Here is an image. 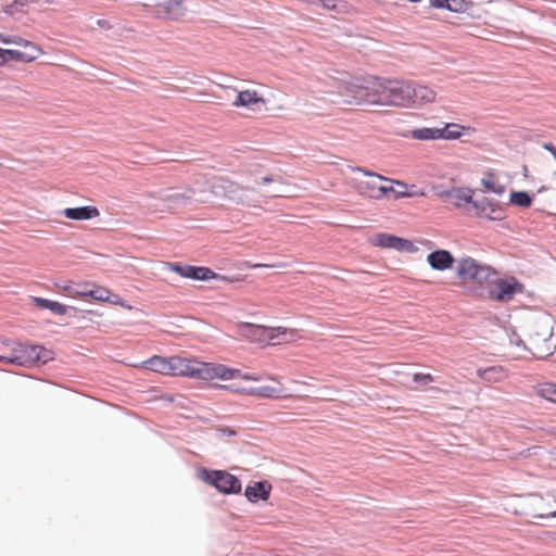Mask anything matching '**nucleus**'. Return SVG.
Listing matches in <instances>:
<instances>
[{"label": "nucleus", "mask_w": 556, "mask_h": 556, "mask_svg": "<svg viewBox=\"0 0 556 556\" xmlns=\"http://www.w3.org/2000/svg\"><path fill=\"white\" fill-rule=\"evenodd\" d=\"M472 8V2L469 0H450L448 10L453 13H465Z\"/></svg>", "instance_id": "obj_34"}, {"label": "nucleus", "mask_w": 556, "mask_h": 556, "mask_svg": "<svg viewBox=\"0 0 556 556\" xmlns=\"http://www.w3.org/2000/svg\"><path fill=\"white\" fill-rule=\"evenodd\" d=\"M410 81L386 80L375 76L354 77L346 86L349 104H382L409 106Z\"/></svg>", "instance_id": "obj_1"}, {"label": "nucleus", "mask_w": 556, "mask_h": 556, "mask_svg": "<svg viewBox=\"0 0 556 556\" xmlns=\"http://www.w3.org/2000/svg\"><path fill=\"white\" fill-rule=\"evenodd\" d=\"M110 293L109 289L91 283L88 296L100 302H108L110 301Z\"/></svg>", "instance_id": "obj_33"}, {"label": "nucleus", "mask_w": 556, "mask_h": 556, "mask_svg": "<svg viewBox=\"0 0 556 556\" xmlns=\"http://www.w3.org/2000/svg\"><path fill=\"white\" fill-rule=\"evenodd\" d=\"M496 274V270L492 266L481 264L478 262L477 273L472 281L483 283L484 281H488L492 276H495Z\"/></svg>", "instance_id": "obj_27"}, {"label": "nucleus", "mask_w": 556, "mask_h": 556, "mask_svg": "<svg viewBox=\"0 0 556 556\" xmlns=\"http://www.w3.org/2000/svg\"><path fill=\"white\" fill-rule=\"evenodd\" d=\"M220 431L228 437H233L237 434V431L231 428H223Z\"/></svg>", "instance_id": "obj_52"}, {"label": "nucleus", "mask_w": 556, "mask_h": 556, "mask_svg": "<svg viewBox=\"0 0 556 556\" xmlns=\"http://www.w3.org/2000/svg\"><path fill=\"white\" fill-rule=\"evenodd\" d=\"M195 366H197V371H195L197 379H202V380L215 379V374H213V372H216V370H215L216 364L199 362L195 364Z\"/></svg>", "instance_id": "obj_25"}, {"label": "nucleus", "mask_w": 556, "mask_h": 556, "mask_svg": "<svg viewBox=\"0 0 556 556\" xmlns=\"http://www.w3.org/2000/svg\"><path fill=\"white\" fill-rule=\"evenodd\" d=\"M91 282L83 281L75 283L74 295L88 296L90 291Z\"/></svg>", "instance_id": "obj_40"}, {"label": "nucleus", "mask_w": 556, "mask_h": 556, "mask_svg": "<svg viewBox=\"0 0 556 556\" xmlns=\"http://www.w3.org/2000/svg\"><path fill=\"white\" fill-rule=\"evenodd\" d=\"M372 199L393 198L394 199V184L384 182L378 188V193H370Z\"/></svg>", "instance_id": "obj_35"}, {"label": "nucleus", "mask_w": 556, "mask_h": 556, "mask_svg": "<svg viewBox=\"0 0 556 556\" xmlns=\"http://www.w3.org/2000/svg\"><path fill=\"white\" fill-rule=\"evenodd\" d=\"M97 24H98L100 27H102V28L110 27V26H109V21H106V20H98V21H97Z\"/></svg>", "instance_id": "obj_54"}, {"label": "nucleus", "mask_w": 556, "mask_h": 556, "mask_svg": "<svg viewBox=\"0 0 556 556\" xmlns=\"http://www.w3.org/2000/svg\"><path fill=\"white\" fill-rule=\"evenodd\" d=\"M186 0H159L155 4V14L159 17L178 20L186 13Z\"/></svg>", "instance_id": "obj_6"}, {"label": "nucleus", "mask_w": 556, "mask_h": 556, "mask_svg": "<svg viewBox=\"0 0 556 556\" xmlns=\"http://www.w3.org/2000/svg\"><path fill=\"white\" fill-rule=\"evenodd\" d=\"M542 148L552 153L556 161V147L552 142H543Z\"/></svg>", "instance_id": "obj_48"}, {"label": "nucleus", "mask_w": 556, "mask_h": 556, "mask_svg": "<svg viewBox=\"0 0 556 556\" xmlns=\"http://www.w3.org/2000/svg\"><path fill=\"white\" fill-rule=\"evenodd\" d=\"M478 262L472 257H463L458 261L456 268L457 277L462 281H472L477 273Z\"/></svg>", "instance_id": "obj_16"}, {"label": "nucleus", "mask_w": 556, "mask_h": 556, "mask_svg": "<svg viewBox=\"0 0 556 556\" xmlns=\"http://www.w3.org/2000/svg\"><path fill=\"white\" fill-rule=\"evenodd\" d=\"M427 262L433 270L444 271L453 267L455 258L448 250L438 249L427 255Z\"/></svg>", "instance_id": "obj_8"}, {"label": "nucleus", "mask_w": 556, "mask_h": 556, "mask_svg": "<svg viewBox=\"0 0 556 556\" xmlns=\"http://www.w3.org/2000/svg\"><path fill=\"white\" fill-rule=\"evenodd\" d=\"M271 491V484L266 480L256 481L253 484L247 485L244 496L251 503L258 501H267Z\"/></svg>", "instance_id": "obj_10"}, {"label": "nucleus", "mask_w": 556, "mask_h": 556, "mask_svg": "<svg viewBox=\"0 0 556 556\" xmlns=\"http://www.w3.org/2000/svg\"><path fill=\"white\" fill-rule=\"evenodd\" d=\"M412 138L416 140H443V127L442 128H430V127H422V128H416L412 130Z\"/></svg>", "instance_id": "obj_19"}, {"label": "nucleus", "mask_w": 556, "mask_h": 556, "mask_svg": "<svg viewBox=\"0 0 556 556\" xmlns=\"http://www.w3.org/2000/svg\"><path fill=\"white\" fill-rule=\"evenodd\" d=\"M261 101H263V99L257 96L256 91L243 90L237 94L233 105L250 106L251 104H255Z\"/></svg>", "instance_id": "obj_22"}, {"label": "nucleus", "mask_w": 556, "mask_h": 556, "mask_svg": "<svg viewBox=\"0 0 556 556\" xmlns=\"http://www.w3.org/2000/svg\"><path fill=\"white\" fill-rule=\"evenodd\" d=\"M429 3L433 9L448 10L450 0H429Z\"/></svg>", "instance_id": "obj_45"}, {"label": "nucleus", "mask_w": 556, "mask_h": 556, "mask_svg": "<svg viewBox=\"0 0 556 556\" xmlns=\"http://www.w3.org/2000/svg\"><path fill=\"white\" fill-rule=\"evenodd\" d=\"M28 1H29V0H15V1L13 2V5H14L15 8L24 7V5H26V4L28 3Z\"/></svg>", "instance_id": "obj_53"}, {"label": "nucleus", "mask_w": 556, "mask_h": 556, "mask_svg": "<svg viewBox=\"0 0 556 556\" xmlns=\"http://www.w3.org/2000/svg\"><path fill=\"white\" fill-rule=\"evenodd\" d=\"M216 372L215 378L222 379V380H229V379H236L241 375L240 369L236 368H229L223 364H216Z\"/></svg>", "instance_id": "obj_29"}, {"label": "nucleus", "mask_w": 556, "mask_h": 556, "mask_svg": "<svg viewBox=\"0 0 556 556\" xmlns=\"http://www.w3.org/2000/svg\"><path fill=\"white\" fill-rule=\"evenodd\" d=\"M408 2H412V3H418L420 2L421 0H407Z\"/></svg>", "instance_id": "obj_59"}, {"label": "nucleus", "mask_w": 556, "mask_h": 556, "mask_svg": "<svg viewBox=\"0 0 556 556\" xmlns=\"http://www.w3.org/2000/svg\"><path fill=\"white\" fill-rule=\"evenodd\" d=\"M33 302L37 307L49 309L55 315H65L67 312H77V307L75 306H67L58 301H52L40 296H34Z\"/></svg>", "instance_id": "obj_15"}, {"label": "nucleus", "mask_w": 556, "mask_h": 556, "mask_svg": "<svg viewBox=\"0 0 556 556\" xmlns=\"http://www.w3.org/2000/svg\"><path fill=\"white\" fill-rule=\"evenodd\" d=\"M214 192L216 194H220L219 191L216 189L220 188L223 190V195L228 198L231 201H235L239 204H245L248 203L247 198V191H249L248 188H242L233 182L230 181H224L219 180V182H215L213 185Z\"/></svg>", "instance_id": "obj_7"}, {"label": "nucleus", "mask_w": 556, "mask_h": 556, "mask_svg": "<svg viewBox=\"0 0 556 556\" xmlns=\"http://www.w3.org/2000/svg\"><path fill=\"white\" fill-rule=\"evenodd\" d=\"M162 199L175 205L185 204L190 200L189 197L176 191L166 192Z\"/></svg>", "instance_id": "obj_36"}, {"label": "nucleus", "mask_w": 556, "mask_h": 556, "mask_svg": "<svg viewBox=\"0 0 556 556\" xmlns=\"http://www.w3.org/2000/svg\"><path fill=\"white\" fill-rule=\"evenodd\" d=\"M215 387H217L219 389H224V390L236 391V392L242 391V392H247L250 395H256V396L266 397V399L275 397L276 393H277V390L269 386H262V387L249 388V389H245V388H236L235 389L231 386H226V384H215Z\"/></svg>", "instance_id": "obj_18"}, {"label": "nucleus", "mask_w": 556, "mask_h": 556, "mask_svg": "<svg viewBox=\"0 0 556 556\" xmlns=\"http://www.w3.org/2000/svg\"><path fill=\"white\" fill-rule=\"evenodd\" d=\"M165 400L169 401V402H173L174 401V397L172 395H167L165 396Z\"/></svg>", "instance_id": "obj_58"}, {"label": "nucleus", "mask_w": 556, "mask_h": 556, "mask_svg": "<svg viewBox=\"0 0 556 556\" xmlns=\"http://www.w3.org/2000/svg\"><path fill=\"white\" fill-rule=\"evenodd\" d=\"M523 285L515 277L509 279L498 278L495 286L489 290L490 298L498 302H508L513 300L516 293L521 292Z\"/></svg>", "instance_id": "obj_4"}, {"label": "nucleus", "mask_w": 556, "mask_h": 556, "mask_svg": "<svg viewBox=\"0 0 556 556\" xmlns=\"http://www.w3.org/2000/svg\"><path fill=\"white\" fill-rule=\"evenodd\" d=\"M533 202V197L528 191H511L509 194V204L519 207H529Z\"/></svg>", "instance_id": "obj_24"}, {"label": "nucleus", "mask_w": 556, "mask_h": 556, "mask_svg": "<svg viewBox=\"0 0 556 556\" xmlns=\"http://www.w3.org/2000/svg\"><path fill=\"white\" fill-rule=\"evenodd\" d=\"M62 214L73 220H89L99 216V210L92 205H84L76 207H66Z\"/></svg>", "instance_id": "obj_13"}, {"label": "nucleus", "mask_w": 556, "mask_h": 556, "mask_svg": "<svg viewBox=\"0 0 556 556\" xmlns=\"http://www.w3.org/2000/svg\"><path fill=\"white\" fill-rule=\"evenodd\" d=\"M34 344L14 343L8 363L20 366L33 364Z\"/></svg>", "instance_id": "obj_9"}, {"label": "nucleus", "mask_w": 556, "mask_h": 556, "mask_svg": "<svg viewBox=\"0 0 556 556\" xmlns=\"http://www.w3.org/2000/svg\"><path fill=\"white\" fill-rule=\"evenodd\" d=\"M59 288L67 291L70 294H74L75 283L74 282H64V285H56Z\"/></svg>", "instance_id": "obj_49"}, {"label": "nucleus", "mask_w": 556, "mask_h": 556, "mask_svg": "<svg viewBox=\"0 0 556 556\" xmlns=\"http://www.w3.org/2000/svg\"><path fill=\"white\" fill-rule=\"evenodd\" d=\"M384 182L394 184L396 186V188L394 187V200L410 195V193L407 192V184L391 178H387Z\"/></svg>", "instance_id": "obj_38"}, {"label": "nucleus", "mask_w": 556, "mask_h": 556, "mask_svg": "<svg viewBox=\"0 0 556 556\" xmlns=\"http://www.w3.org/2000/svg\"><path fill=\"white\" fill-rule=\"evenodd\" d=\"M319 3L323 8L327 10L334 11L337 9V0H316L312 1V3Z\"/></svg>", "instance_id": "obj_46"}, {"label": "nucleus", "mask_w": 556, "mask_h": 556, "mask_svg": "<svg viewBox=\"0 0 556 556\" xmlns=\"http://www.w3.org/2000/svg\"><path fill=\"white\" fill-rule=\"evenodd\" d=\"M538 393L543 399L556 403V383L544 382V383L540 384Z\"/></svg>", "instance_id": "obj_32"}, {"label": "nucleus", "mask_w": 556, "mask_h": 556, "mask_svg": "<svg viewBox=\"0 0 556 556\" xmlns=\"http://www.w3.org/2000/svg\"><path fill=\"white\" fill-rule=\"evenodd\" d=\"M496 370V367H489L485 369H479L478 375L481 379L491 381L493 379L492 374Z\"/></svg>", "instance_id": "obj_44"}, {"label": "nucleus", "mask_w": 556, "mask_h": 556, "mask_svg": "<svg viewBox=\"0 0 556 556\" xmlns=\"http://www.w3.org/2000/svg\"><path fill=\"white\" fill-rule=\"evenodd\" d=\"M11 61L29 63L31 62V56L23 54L21 50L0 48V65H3Z\"/></svg>", "instance_id": "obj_20"}, {"label": "nucleus", "mask_w": 556, "mask_h": 556, "mask_svg": "<svg viewBox=\"0 0 556 556\" xmlns=\"http://www.w3.org/2000/svg\"><path fill=\"white\" fill-rule=\"evenodd\" d=\"M71 317L74 318H80V314H83V311L77 308V312H68Z\"/></svg>", "instance_id": "obj_55"}, {"label": "nucleus", "mask_w": 556, "mask_h": 556, "mask_svg": "<svg viewBox=\"0 0 556 556\" xmlns=\"http://www.w3.org/2000/svg\"><path fill=\"white\" fill-rule=\"evenodd\" d=\"M555 504H556V500H555ZM532 517L536 518V519L556 518V509L548 511V513H544V514H534Z\"/></svg>", "instance_id": "obj_47"}, {"label": "nucleus", "mask_w": 556, "mask_h": 556, "mask_svg": "<svg viewBox=\"0 0 556 556\" xmlns=\"http://www.w3.org/2000/svg\"><path fill=\"white\" fill-rule=\"evenodd\" d=\"M434 379L431 374L416 372L413 376V381L418 386H427Z\"/></svg>", "instance_id": "obj_41"}, {"label": "nucleus", "mask_w": 556, "mask_h": 556, "mask_svg": "<svg viewBox=\"0 0 556 556\" xmlns=\"http://www.w3.org/2000/svg\"><path fill=\"white\" fill-rule=\"evenodd\" d=\"M253 332L255 334H260L266 338L269 341H273L275 339H278L279 334H281V328H266L263 326H254ZM282 334H285V331H282Z\"/></svg>", "instance_id": "obj_31"}, {"label": "nucleus", "mask_w": 556, "mask_h": 556, "mask_svg": "<svg viewBox=\"0 0 556 556\" xmlns=\"http://www.w3.org/2000/svg\"><path fill=\"white\" fill-rule=\"evenodd\" d=\"M444 194L450 203L456 207H462L464 204H470V202H472L475 190L466 187L451 188L446 190Z\"/></svg>", "instance_id": "obj_12"}, {"label": "nucleus", "mask_w": 556, "mask_h": 556, "mask_svg": "<svg viewBox=\"0 0 556 556\" xmlns=\"http://www.w3.org/2000/svg\"><path fill=\"white\" fill-rule=\"evenodd\" d=\"M494 200L490 198H482L480 200H473L470 202L472 210L475 211V215L478 217L486 216L488 207L491 206Z\"/></svg>", "instance_id": "obj_30"}, {"label": "nucleus", "mask_w": 556, "mask_h": 556, "mask_svg": "<svg viewBox=\"0 0 556 556\" xmlns=\"http://www.w3.org/2000/svg\"><path fill=\"white\" fill-rule=\"evenodd\" d=\"M466 129L456 123H448L443 127V140H456L462 137V130Z\"/></svg>", "instance_id": "obj_28"}, {"label": "nucleus", "mask_w": 556, "mask_h": 556, "mask_svg": "<svg viewBox=\"0 0 556 556\" xmlns=\"http://www.w3.org/2000/svg\"><path fill=\"white\" fill-rule=\"evenodd\" d=\"M22 48H24L23 54L31 56V61H35L41 53L42 50L34 42L24 40Z\"/></svg>", "instance_id": "obj_37"}, {"label": "nucleus", "mask_w": 556, "mask_h": 556, "mask_svg": "<svg viewBox=\"0 0 556 556\" xmlns=\"http://www.w3.org/2000/svg\"><path fill=\"white\" fill-rule=\"evenodd\" d=\"M434 98L435 93L432 89L412 83L409 106L430 103L434 101Z\"/></svg>", "instance_id": "obj_14"}, {"label": "nucleus", "mask_w": 556, "mask_h": 556, "mask_svg": "<svg viewBox=\"0 0 556 556\" xmlns=\"http://www.w3.org/2000/svg\"><path fill=\"white\" fill-rule=\"evenodd\" d=\"M381 185H382V181L375 179V180H370V181H366V182H361L359 189L361 190L367 189V190L371 191L370 193H378V188Z\"/></svg>", "instance_id": "obj_43"}, {"label": "nucleus", "mask_w": 556, "mask_h": 556, "mask_svg": "<svg viewBox=\"0 0 556 556\" xmlns=\"http://www.w3.org/2000/svg\"><path fill=\"white\" fill-rule=\"evenodd\" d=\"M33 364H47L53 359V352L42 345L34 344Z\"/></svg>", "instance_id": "obj_26"}, {"label": "nucleus", "mask_w": 556, "mask_h": 556, "mask_svg": "<svg viewBox=\"0 0 556 556\" xmlns=\"http://www.w3.org/2000/svg\"><path fill=\"white\" fill-rule=\"evenodd\" d=\"M166 266L170 271L179 275L180 277L195 281H207L219 277L218 274L205 266H195L182 262L167 263Z\"/></svg>", "instance_id": "obj_3"}, {"label": "nucleus", "mask_w": 556, "mask_h": 556, "mask_svg": "<svg viewBox=\"0 0 556 556\" xmlns=\"http://www.w3.org/2000/svg\"><path fill=\"white\" fill-rule=\"evenodd\" d=\"M277 180V177L274 175L264 176L258 184H270Z\"/></svg>", "instance_id": "obj_51"}, {"label": "nucleus", "mask_w": 556, "mask_h": 556, "mask_svg": "<svg viewBox=\"0 0 556 556\" xmlns=\"http://www.w3.org/2000/svg\"><path fill=\"white\" fill-rule=\"evenodd\" d=\"M197 363H199V361L172 356V376L195 378Z\"/></svg>", "instance_id": "obj_11"}, {"label": "nucleus", "mask_w": 556, "mask_h": 556, "mask_svg": "<svg viewBox=\"0 0 556 556\" xmlns=\"http://www.w3.org/2000/svg\"><path fill=\"white\" fill-rule=\"evenodd\" d=\"M260 267H267V265L264 264H254L253 268H260Z\"/></svg>", "instance_id": "obj_57"}, {"label": "nucleus", "mask_w": 556, "mask_h": 556, "mask_svg": "<svg viewBox=\"0 0 556 556\" xmlns=\"http://www.w3.org/2000/svg\"><path fill=\"white\" fill-rule=\"evenodd\" d=\"M24 38L15 35L0 33V42L3 45H15L22 47Z\"/></svg>", "instance_id": "obj_39"}, {"label": "nucleus", "mask_w": 556, "mask_h": 556, "mask_svg": "<svg viewBox=\"0 0 556 556\" xmlns=\"http://www.w3.org/2000/svg\"><path fill=\"white\" fill-rule=\"evenodd\" d=\"M555 352H556V345H555Z\"/></svg>", "instance_id": "obj_60"}, {"label": "nucleus", "mask_w": 556, "mask_h": 556, "mask_svg": "<svg viewBox=\"0 0 556 556\" xmlns=\"http://www.w3.org/2000/svg\"><path fill=\"white\" fill-rule=\"evenodd\" d=\"M8 358H10V354L9 355H0V362L8 363Z\"/></svg>", "instance_id": "obj_56"}, {"label": "nucleus", "mask_w": 556, "mask_h": 556, "mask_svg": "<svg viewBox=\"0 0 556 556\" xmlns=\"http://www.w3.org/2000/svg\"><path fill=\"white\" fill-rule=\"evenodd\" d=\"M201 478L223 494H238L241 491L239 478L225 470L203 469Z\"/></svg>", "instance_id": "obj_2"}, {"label": "nucleus", "mask_w": 556, "mask_h": 556, "mask_svg": "<svg viewBox=\"0 0 556 556\" xmlns=\"http://www.w3.org/2000/svg\"><path fill=\"white\" fill-rule=\"evenodd\" d=\"M238 378H241V379H243V380H248V381H249V380H252V381H256V380H258V378H257V377H255L254 375H252V374H250V372H242V371H241V375H239V377H238Z\"/></svg>", "instance_id": "obj_50"}, {"label": "nucleus", "mask_w": 556, "mask_h": 556, "mask_svg": "<svg viewBox=\"0 0 556 556\" xmlns=\"http://www.w3.org/2000/svg\"><path fill=\"white\" fill-rule=\"evenodd\" d=\"M481 185L483 186L485 192H492L497 195H502L506 188L502 184H497L495 181V175L493 172L488 170L484 173L483 177L481 178Z\"/></svg>", "instance_id": "obj_21"}, {"label": "nucleus", "mask_w": 556, "mask_h": 556, "mask_svg": "<svg viewBox=\"0 0 556 556\" xmlns=\"http://www.w3.org/2000/svg\"><path fill=\"white\" fill-rule=\"evenodd\" d=\"M372 244L384 249H392L399 252L410 253L415 251L414 243L410 240L384 232L376 235L372 239Z\"/></svg>", "instance_id": "obj_5"}, {"label": "nucleus", "mask_w": 556, "mask_h": 556, "mask_svg": "<svg viewBox=\"0 0 556 556\" xmlns=\"http://www.w3.org/2000/svg\"><path fill=\"white\" fill-rule=\"evenodd\" d=\"M352 170L353 172H359V173H363L365 176H368V177H374L380 181H386L387 180V177L382 176L381 174H378V173H375L370 169H367L365 167H359V166H356V167H352Z\"/></svg>", "instance_id": "obj_42"}, {"label": "nucleus", "mask_w": 556, "mask_h": 556, "mask_svg": "<svg viewBox=\"0 0 556 556\" xmlns=\"http://www.w3.org/2000/svg\"><path fill=\"white\" fill-rule=\"evenodd\" d=\"M144 366L147 369L159 372L162 375H170L172 376V356L170 357H164L154 355L148 361L144 362Z\"/></svg>", "instance_id": "obj_17"}, {"label": "nucleus", "mask_w": 556, "mask_h": 556, "mask_svg": "<svg viewBox=\"0 0 556 556\" xmlns=\"http://www.w3.org/2000/svg\"><path fill=\"white\" fill-rule=\"evenodd\" d=\"M506 203L494 200L491 206L488 207L486 216L489 220H503L506 218Z\"/></svg>", "instance_id": "obj_23"}]
</instances>
